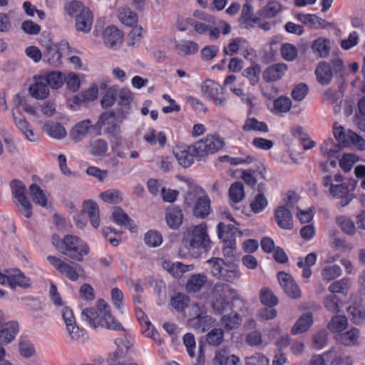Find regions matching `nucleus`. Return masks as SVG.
<instances>
[{
	"instance_id": "nucleus-1",
	"label": "nucleus",
	"mask_w": 365,
	"mask_h": 365,
	"mask_svg": "<svg viewBox=\"0 0 365 365\" xmlns=\"http://www.w3.org/2000/svg\"><path fill=\"white\" fill-rule=\"evenodd\" d=\"M81 318L95 329L101 327L115 331L124 330L122 324L111 314L110 307L103 299H99L96 307L83 309Z\"/></svg>"
},
{
	"instance_id": "nucleus-2",
	"label": "nucleus",
	"mask_w": 365,
	"mask_h": 365,
	"mask_svg": "<svg viewBox=\"0 0 365 365\" xmlns=\"http://www.w3.org/2000/svg\"><path fill=\"white\" fill-rule=\"evenodd\" d=\"M182 242L188 250L195 255L208 252L211 248V241L207 232L206 224L201 223L193 227L192 230L186 231Z\"/></svg>"
},
{
	"instance_id": "nucleus-3",
	"label": "nucleus",
	"mask_w": 365,
	"mask_h": 365,
	"mask_svg": "<svg viewBox=\"0 0 365 365\" xmlns=\"http://www.w3.org/2000/svg\"><path fill=\"white\" fill-rule=\"evenodd\" d=\"M207 262L210 264L212 276L216 279L229 283H234L242 275L239 267L236 264L227 263L222 258H211Z\"/></svg>"
},
{
	"instance_id": "nucleus-4",
	"label": "nucleus",
	"mask_w": 365,
	"mask_h": 365,
	"mask_svg": "<svg viewBox=\"0 0 365 365\" xmlns=\"http://www.w3.org/2000/svg\"><path fill=\"white\" fill-rule=\"evenodd\" d=\"M342 181L343 178L339 174L334 175L333 177L327 175L322 178V183L324 187L328 188V192L332 197L341 198L339 204L341 207H344L351 202L354 196L350 192L347 184Z\"/></svg>"
},
{
	"instance_id": "nucleus-5",
	"label": "nucleus",
	"mask_w": 365,
	"mask_h": 365,
	"mask_svg": "<svg viewBox=\"0 0 365 365\" xmlns=\"http://www.w3.org/2000/svg\"><path fill=\"white\" fill-rule=\"evenodd\" d=\"M64 244L62 254L78 262L83 261L84 256L90 252L87 243L73 235L64 236Z\"/></svg>"
},
{
	"instance_id": "nucleus-6",
	"label": "nucleus",
	"mask_w": 365,
	"mask_h": 365,
	"mask_svg": "<svg viewBox=\"0 0 365 365\" xmlns=\"http://www.w3.org/2000/svg\"><path fill=\"white\" fill-rule=\"evenodd\" d=\"M192 28L198 34H207L211 41L216 40L220 37V29L224 35L230 34L231 31V27L228 23L224 21L217 22L215 19L214 20V23H207L194 19Z\"/></svg>"
},
{
	"instance_id": "nucleus-7",
	"label": "nucleus",
	"mask_w": 365,
	"mask_h": 365,
	"mask_svg": "<svg viewBox=\"0 0 365 365\" xmlns=\"http://www.w3.org/2000/svg\"><path fill=\"white\" fill-rule=\"evenodd\" d=\"M225 143L222 138L217 135H210L194 143L193 150L197 151L199 158L213 154L222 148Z\"/></svg>"
},
{
	"instance_id": "nucleus-8",
	"label": "nucleus",
	"mask_w": 365,
	"mask_h": 365,
	"mask_svg": "<svg viewBox=\"0 0 365 365\" xmlns=\"http://www.w3.org/2000/svg\"><path fill=\"white\" fill-rule=\"evenodd\" d=\"M47 260L60 273L64 274L70 280L76 282L78 279V272L81 270V266L80 264L73 262L68 263L61 258L52 255H48Z\"/></svg>"
},
{
	"instance_id": "nucleus-9",
	"label": "nucleus",
	"mask_w": 365,
	"mask_h": 365,
	"mask_svg": "<svg viewBox=\"0 0 365 365\" xmlns=\"http://www.w3.org/2000/svg\"><path fill=\"white\" fill-rule=\"evenodd\" d=\"M13 197L18 201L22 207L21 212L26 218L32 216V205L26 195V187L25 185L19 180H14L10 183Z\"/></svg>"
},
{
	"instance_id": "nucleus-10",
	"label": "nucleus",
	"mask_w": 365,
	"mask_h": 365,
	"mask_svg": "<svg viewBox=\"0 0 365 365\" xmlns=\"http://www.w3.org/2000/svg\"><path fill=\"white\" fill-rule=\"evenodd\" d=\"M103 125H101L99 130L96 128V124L92 125L90 120H83L76 124L70 132L71 140L79 142L85 138L87 135H100Z\"/></svg>"
},
{
	"instance_id": "nucleus-11",
	"label": "nucleus",
	"mask_w": 365,
	"mask_h": 365,
	"mask_svg": "<svg viewBox=\"0 0 365 365\" xmlns=\"http://www.w3.org/2000/svg\"><path fill=\"white\" fill-rule=\"evenodd\" d=\"M278 282L284 293L292 299H298L301 297V290L293 277L284 272L277 274Z\"/></svg>"
},
{
	"instance_id": "nucleus-12",
	"label": "nucleus",
	"mask_w": 365,
	"mask_h": 365,
	"mask_svg": "<svg viewBox=\"0 0 365 365\" xmlns=\"http://www.w3.org/2000/svg\"><path fill=\"white\" fill-rule=\"evenodd\" d=\"M222 90L220 86L212 80L205 81L201 86V92L203 96L212 99L217 106H224L226 99L224 97H218Z\"/></svg>"
},
{
	"instance_id": "nucleus-13",
	"label": "nucleus",
	"mask_w": 365,
	"mask_h": 365,
	"mask_svg": "<svg viewBox=\"0 0 365 365\" xmlns=\"http://www.w3.org/2000/svg\"><path fill=\"white\" fill-rule=\"evenodd\" d=\"M68 43L61 41L59 43H51L46 46V53L44 54V60L53 66L61 64L62 51L67 49Z\"/></svg>"
},
{
	"instance_id": "nucleus-14",
	"label": "nucleus",
	"mask_w": 365,
	"mask_h": 365,
	"mask_svg": "<svg viewBox=\"0 0 365 365\" xmlns=\"http://www.w3.org/2000/svg\"><path fill=\"white\" fill-rule=\"evenodd\" d=\"M130 114L129 106H122L118 108L115 111L110 110L108 112H103L100 116L98 121L96 123V128L99 130L101 125H103L110 118H115V120L119 123H123Z\"/></svg>"
},
{
	"instance_id": "nucleus-15",
	"label": "nucleus",
	"mask_w": 365,
	"mask_h": 365,
	"mask_svg": "<svg viewBox=\"0 0 365 365\" xmlns=\"http://www.w3.org/2000/svg\"><path fill=\"white\" fill-rule=\"evenodd\" d=\"M194 144L190 146H181L174 151L175 156L179 164L185 168H189L194 162V158H199L197 151L193 150Z\"/></svg>"
},
{
	"instance_id": "nucleus-16",
	"label": "nucleus",
	"mask_w": 365,
	"mask_h": 365,
	"mask_svg": "<svg viewBox=\"0 0 365 365\" xmlns=\"http://www.w3.org/2000/svg\"><path fill=\"white\" fill-rule=\"evenodd\" d=\"M105 44L113 49L118 48L123 42V34L114 26H108L103 34Z\"/></svg>"
},
{
	"instance_id": "nucleus-17",
	"label": "nucleus",
	"mask_w": 365,
	"mask_h": 365,
	"mask_svg": "<svg viewBox=\"0 0 365 365\" xmlns=\"http://www.w3.org/2000/svg\"><path fill=\"white\" fill-rule=\"evenodd\" d=\"M34 83L29 87V93L36 99L43 100L49 96V87L43 76H34Z\"/></svg>"
},
{
	"instance_id": "nucleus-18",
	"label": "nucleus",
	"mask_w": 365,
	"mask_h": 365,
	"mask_svg": "<svg viewBox=\"0 0 365 365\" xmlns=\"http://www.w3.org/2000/svg\"><path fill=\"white\" fill-rule=\"evenodd\" d=\"M274 218L277 225L284 230H292L293 227L292 215L284 206L278 207L274 211Z\"/></svg>"
},
{
	"instance_id": "nucleus-19",
	"label": "nucleus",
	"mask_w": 365,
	"mask_h": 365,
	"mask_svg": "<svg viewBox=\"0 0 365 365\" xmlns=\"http://www.w3.org/2000/svg\"><path fill=\"white\" fill-rule=\"evenodd\" d=\"M19 331V326L16 321L6 322L0 329V342L4 344H9L15 339Z\"/></svg>"
},
{
	"instance_id": "nucleus-20",
	"label": "nucleus",
	"mask_w": 365,
	"mask_h": 365,
	"mask_svg": "<svg viewBox=\"0 0 365 365\" xmlns=\"http://www.w3.org/2000/svg\"><path fill=\"white\" fill-rule=\"evenodd\" d=\"M183 214L179 207L169 206L165 212V220L168 226L173 230L178 229L182 222Z\"/></svg>"
},
{
	"instance_id": "nucleus-21",
	"label": "nucleus",
	"mask_w": 365,
	"mask_h": 365,
	"mask_svg": "<svg viewBox=\"0 0 365 365\" xmlns=\"http://www.w3.org/2000/svg\"><path fill=\"white\" fill-rule=\"evenodd\" d=\"M331 47L330 39L319 37L311 45L313 53L319 58H326L329 55Z\"/></svg>"
},
{
	"instance_id": "nucleus-22",
	"label": "nucleus",
	"mask_w": 365,
	"mask_h": 365,
	"mask_svg": "<svg viewBox=\"0 0 365 365\" xmlns=\"http://www.w3.org/2000/svg\"><path fill=\"white\" fill-rule=\"evenodd\" d=\"M287 68V66L283 63L273 64L264 70L263 79L266 82L276 81L284 76Z\"/></svg>"
},
{
	"instance_id": "nucleus-23",
	"label": "nucleus",
	"mask_w": 365,
	"mask_h": 365,
	"mask_svg": "<svg viewBox=\"0 0 365 365\" xmlns=\"http://www.w3.org/2000/svg\"><path fill=\"white\" fill-rule=\"evenodd\" d=\"M315 74L318 82L322 85H328L331 83L333 71L331 65L327 62H320L315 69Z\"/></svg>"
},
{
	"instance_id": "nucleus-24",
	"label": "nucleus",
	"mask_w": 365,
	"mask_h": 365,
	"mask_svg": "<svg viewBox=\"0 0 365 365\" xmlns=\"http://www.w3.org/2000/svg\"><path fill=\"white\" fill-rule=\"evenodd\" d=\"M190 327L199 333L208 330L213 324L212 318L206 314L199 317H192L188 321Z\"/></svg>"
},
{
	"instance_id": "nucleus-25",
	"label": "nucleus",
	"mask_w": 365,
	"mask_h": 365,
	"mask_svg": "<svg viewBox=\"0 0 365 365\" xmlns=\"http://www.w3.org/2000/svg\"><path fill=\"white\" fill-rule=\"evenodd\" d=\"M92 24L93 14L90 9H85L76 18V28L78 31L88 33L91 30Z\"/></svg>"
},
{
	"instance_id": "nucleus-26",
	"label": "nucleus",
	"mask_w": 365,
	"mask_h": 365,
	"mask_svg": "<svg viewBox=\"0 0 365 365\" xmlns=\"http://www.w3.org/2000/svg\"><path fill=\"white\" fill-rule=\"evenodd\" d=\"M176 52L180 56H189L196 53L199 49L198 44L190 40H181L175 43Z\"/></svg>"
},
{
	"instance_id": "nucleus-27",
	"label": "nucleus",
	"mask_w": 365,
	"mask_h": 365,
	"mask_svg": "<svg viewBox=\"0 0 365 365\" xmlns=\"http://www.w3.org/2000/svg\"><path fill=\"white\" fill-rule=\"evenodd\" d=\"M359 330L356 328H351L346 331L339 334L337 339L344 346H352L359 344Z\"/></svg>"
},
{
	"instance_id": "nucleus-28",
	"label": "nucleus",
	"mask_w": 365,
	"mask_h": 365,
	"mask_svg": "<svg viewBox=\"0 0 365 365\" xmlns=\"http://www.w3.org/2000/svg\"><path fill=\"white\" fill-rule=\"evenodd\" d=\"M113 220L118 225L124 227L130 231L134 229L133 221L120 207H115L113 212Z\"/></svg>"
},
{
	"instance_id": "nucleus-29",
	"label": "nucleus",
	"mask_w": 365,
	"mask_h": 365,
	"mask_svg": "<svg viewBox=\"0 0 365 365\" xmlns=\"http://www.w3.org/2000/svg\"><path fill=\"white\" fill-rule=\"evenodd\" d=\"M13 118L15 123L16 126L18 128L19 130L24 135L25 138L31 141L34 142L36 140L37 138L34 134V131L30 128L29 123L28 121L21 117H16L15 113H13Z\"/></svg>"
},
{
	"instance_id": "nucleus-30",
	"label": "nucleus",
	"mask_w": 365,
	"mask_h": 365,
	"mask_svg": "<svg viewBox=\"0 0 365 365\" xmlns=\"http://www.w3.org/2000/svg\"><path fill=\"white\" fill-rule=\"evenodd\" d=\"M207 280L205 274H195L190 277L186 284L188 292H196L200 290Z\"/></svg>"
},
{
	"instance_id": "nucleus-31",
	"label": "nucleus",
	"mask_w": 365,
	"mask_h": 365,
	"mask_svg": "<svg viewBox=\"0 0 365 365\" xmlns=\"http://www.w3.org/2000/svg\"><path fill=\"white\" fill-rule=\"evenodd\" d=\"M43 130L53 138L61 139L66 135L64 127L60 123L56 122L51 121L45 123L43 127Z\"/></svg>"
},
{
	"instance_id": "nucleus-32",
	"label": "nucleus",
	"mask_w": 365,
	"mask_h": 365,
	"mask_svg": "<svg viewBox=\"0 0 365 365\" xmlns=\"http://www.w3.org/2000/svg\"><path fill=\"white\" fill-rule=\"evenodd\" d=\"M136 317L141 326L145 329L144 333L146 336L152 337L154 340L157 341L159 338V334L155 330L154 327L145 315L144 312L142 310L136 311Z\"/></svg>"
},
{
	"instance_id": "nucleus-33",
	"label": "nucleus",
	"mask_w": 365,
	"mask_h": 365,
	"mask_svg": "<svg viewBox=\"0 0 365 365\" xmlns=\"http://www.w3.org/2000/svg\"><path fill=\"white\" fill-rule=\"evenodd\" d=\"M10 287L15 289L16 287L27 288L30 287V279L19 269L10 272Z\"/></svg>"
},
{
	"instance_id": "nucleus-34",
	"label": "nucleus",
	"mask_w": 365,
	"mask_h": 365,
	"mask_svg": "<svg viewBox=\"0 0 365 365\" xmlns=\"http://www.w3.org/2000/svg\"><path fill=\"white\" fill-rule=\"evenodd\" d=\"M341 145L339 143L336 144L332 139H327L320 147L322 154L331 159V158H338V153L340 151Z\"/></svg>"
},
{
	"instance_id": "nucleus-35",
	"label": "nucleus",
	"mask_w": 365,
	"mask_h": 365,
	"mask_svg": "<svg viewBox=\"0 0 365 365\" xmlns=\"http://www.w3.org/2000/svg\"><path fill=\"white\" fill-rule=\"evenodd\" d=\"M210 209V200L207 196H202L197 199L193 213L197 217L204 218L208 215Z\"/></svg>"
},
{
	"instance_id": "nucleus-36",
	"label": "nucleus",
	"mask_w": 365,
	"mask_h": 365,
	"mask_svg": "<svg viewBox=\"0 0 365 365\" xmlns=\"http://www.w3.org/2000/svg\"><path fill=\"white\" fill-rule=\"evenodd\" d=\"M281 9L282 6L279 2L272 1L268 2L265 6L260 9L257 14L259 19H272L276 16Z\"/></svg>"
},
{
	"instance_id": "nucleus-37",
	"label": "nucleus",
	"mask_w": 365,
	"mask_h": 365,
	"mask_svg": "<svg viewBox=\"0 0 365 365\" xmlns=\"http://www.w3.org/2000/svg\"><path fill=\"white\" fill-rule=\"evenodd\" d=\"M313 323L312 315L309 313L304 314L296 322L292 329L294 334L305 332L311 327Z\"/></svg>"
},
{
	"instance_id": "nucleus-38",
	"label": "nucleus",
	"mask_w": 365,
	"mask_h": 365,
	"mask_svg": "<svg viewBox=\"0 0 365 365\" xmlns=\"http://www.w3.org/2000/svg\"><path fill=\"white\" fill-rule=\"evenodd\" d=\"M242 130L245 132L257 131L261 133H267L269 131V128L266 123L259 121L255 118H249L245 120V123L242 126Z\"/></svg>"
},
{
	"instance_id": "nucleus-39",
	"label": "nucleus",
	"mask_w": 365,
	"mask_h": 365,
	"mask_svg": "<svg viewBox=\"0 0 365 365\" xmlns=\"http://www.w3.org/2000/svg\"><path fill=\"white\" fill-rule=\"evenodd\" d=\"M144 140L150 145H155L157 143L161 148H163L166 144V136L163 132H157L154 129L148 130L144 135Z\"/></svg>"
},
{
	"instance_id": "nucleus-40",
	"label": "nucleus",
	"mask_w": 365,
	"mask_h": 365,
	"mask_svg": "<svg viewBox=\"0 0 365 365\" xmlns=\"http://www.w3.org/2000/svg\"><path fill=\"white\" fill-rule=\"evenodd\" d=\"M347 313L355 324H365V307L351 305L347 308Z\"/></svg>"
},
{
	"instance_id": "nucleus-41",
	"label": "nucleus",
	"mask_w": 365,
	"mask_h": 365,
	"mask_svg": "<svg viewBox=\"0 0 365 365\" xmlns=\"http://www.w3.org/2000/svg\"><path fill=\"white\" fill-rule=\"evenodd\" d=\"M216 365H238L240 359L235 355H229L225 350L216 352L215 356Z\"/></svg>"
},
{
	"instance_id": "nucleus-42",
	"label": "nucleus",
	"mask_w": 365,
	"mask_h": 365,
	"mask_svg": "<svg viewBox=\"0 0 365 365\" xmlns=\"http://www.w3.org/2000/svg\"><path fill=\"white\" fill-rule=\"evenodd\" d=\"M98 88L96 86H92L84 92H82L76 95L73 98V103L76 105H81L82 103L93 101L98 97Z\"/></svg>"
},
{
	"instance_id": "nucleus-43",
	"label": "nucleus",
	"mask_w": 365,
	"mask_h": 365,
	"mask_svg": "<svg viewBox=\"0 0 365 365\" xmlns=\"http://www.w3.org/2000/svg\"><path fill=\"white\" fill-rule=\"evenodd\" d=\"M247 43L246 39L237 37L230 40L227 46L223 48V53L227 56L236 54L239 50L243 49Z\"/></svg>"
},
{
	"instance_id": "nucleus-44",
	"label": "nucleus",
	"mask_w": 365,
	"mask_h": 365,
	"mask_svg": "<svg viewBox=\"0 0 365 365\" xmlns=\"http://www.w3.org/2000/svg\"><path fill=\"white\" fill-rule=\"evenodd\" d=\"M118 17L123 24L128 26H133L138 21V15L128 6L120 9Z\"/></svg>"
},
{
	"instance_id": "nucleus-45",
	"label": "nucleus",
	"mask_w": 365,
	"mask_h": 365,
	"mask_svg": "<svg viewBox=\"0 0 365 365\" xmlns=\"http://www.w3.org/2000/svg\"><path fill=\"white\" fill-rule=\"evenodd\" d=\"M260 73V66L255 63L243 71L242 76L249 80L252 86H255L259 81Z\"/></svg>"
},
{
	"instance_id": "nucleus-46",
	"label": "nucleus",
	"mask_w": 365,
	"mask_h": 365,
	"mask_svg": "<svg viewBox=\"0 0 365 365\" xmlns=\"http://www.w3.org/2000/svg\"><path fill=\"white\" fill-rule=\"evenodd\" d=\"M351 279L349 278H342L339 280L333 282L328 287V290L333 294L334 293L346 294L350 287Z\"/></svg>"
},
{
	"instance_id": "nucleus-47",
	"label": "nucleus",
	"mask_w": 365,
	"mask_h": 365,
	"mask_svg": "<svg viewBox=\"0 0 365 365\" xmlns=\"http://www.w3.org/2000/svg\"><path fill=\"white\" fill-rule=\"evenodd\" d=\"M348 325V320L345 316H334L328 324V329L332 332H341Z\"/></svg>"
},
{
	"instance_id": "nucleus-48",
	"label": "nucleus",
	"mask_w": 365,
	"mask_h": 365,
	"mask_svg": "<svg viewBox=\"0 0 365 365\" xmlns=\"http://www.w3.org/2000/svg\"><path fill=\"white\" fill-rule=\"evenodd\" d=\"M44 79L48 86L53 89H58L61 88L65 80V76L59 71H53L48 73L46 76H43Z\"/></svg>"
},
{
	"instance_id": "nucleus-49",
	"label": "nucleus",
	"mask_w": 365,
	"mask_h": 365,
	"mask_svg": "<svg viewBox=\"0 0 365 365\" xmlns=\"http://www.w3.org/2000/svg\"><path fill=\"white\" fill-rule=\"evenodd\" d=\"M85 9H89L84 6L83 4L79 1L72 0L65 4L64 10L66 14L71 17H77L78 14H81Z\"/></svg>"
},
{
	"instance_id": "nucleus-50",
	"label": "nucleus",
	"mask_w": 365,
	"mask_h": 365,
	"mask_svg": "<svg viewBox=\"0 0 365 365\" xmlns=\"http://www.w3.org/2000/svg\"><path fill=\"white\" fill-rule=\"evenodd\" d=\"M211 305L213 311L220 314L230 306V302L225 294L214 295Z\"/></svg>"
},
{
	"instance_id": "nucleus-51",
	"label": "nucleus",
	"mask_w": 365,
	"mask_h": 365,
	"mask_svg": "<svg viewBox=\"0 0 365 365\" xmlns=\"http://www.w3.org/2000/svg\"><path fill=\"white\" fill-rule=\"evenodd\" d=\"M229 195L232 202L238 203L245 198V190L241 182H235L229 189Z\"/></svg>"
},
{
	"instance_id": "nucleus-52",
	"label": "nucleus",
	"mask_w": 365,
	"mask_h": 365,
	"mask_svg": "<svg viewBox=\"0 0 365 365\" xmlns=\"http://www.w3.org/2000/svg\"><path fill=\"white\" fill-rule=\"evenodd\" d=\"M30 195L34 202L42 207H46L47 205V198L41 190V188L36 184H31L29 187Z\"/></svg>"
},
{
	"instance_id": "nucleus-53",
	"label": "nucleus",
	"mask_w": 365,
	"mask_h": 365,
	"mask_svg": "<svg viewBox=\"0 0 365 365\" xmlns=\"http://www.w3.org/2000/svg\"><path fill=\"white\" fill-rule=\"evenodd\" d=\"M66 330L71 337V339L79 343H84L87 339L86 331L78 327L76 323L66 327Z\"/></svg>"
},
{
	"instance_id": "nucleus-54",
	"label": "nucleus",
	"mask_w": 365,
	"mask_h": 365,
	"mask_svg": "<svg viewBox=\"0 0 365 365\" xmlns=\"http://www.w3.org/2000/svg\"><path fill=\"white\" fill-rule=\"evenodd\" d=\"M342 301L334 294L327 295L324 299V307L330 312L338 313L341 310Z\"/></svg>"
},
{
	"instance_id": "nucleus-55",
	"label": "nucleus",
	"mask_w": 365,
	"mask_h": 365,
	"mask_svg": "<svg viewBox=\"0 0 365 365\" xmlns=\"http://www.w3.org/2000/svg\"><path fill=\"white\" fill-rule=\"evenodd\" d=\"M193 269V265H185L180 262L167 264L168 271L175 278H180L182 274Z\"/></svg>"
},
{
	"instance_id": "nucleus-56",
	"label": "nucleus",
	"mask_w": 365,
	"mask_h": 365,
	"mask_svg": "<svg viewBox=\"0 0 365 365\" xmlns=\"http://www.w3.org/2000/svg\"><path fill=\"white\" fill-rule=\"evenodd\" d=\"M321 274L324 281L329 282L339 277L341 274V269L336 264L327 265L322 269Z\"/></svg>"
},
{
	"instance_id": "nucleus-57",
	"label": "nucleus",
	"mask_w": 365,
	"mask_h": 365,
	"mask_svg": "<svg viewBox=\"0 0 365 365\" xmlns=\"http://www.w3.org/2000/svg\"><path fill=\"white\" fill-rule=\"evenodd\" d=\"M253 9L250 4L246 3L243 5L241 19L250 26L254 27V25L259 22V17L252 16Z\"/></svg>"
},
{
	"instance_id": "nucleus-58",
	"label": "nucleus",
	"mask_w": 365,
	"mask_h": 365,
	"mask_svg": "<svg viewBox=\"0 0 365 365\" xmlns=\"http://www.w3.org/2000/svg\"><path fill=\"white\" fill-rule=\"evenodd\" d=\"M224 340V331L222 329H213L206 335V341L211 346H218Z\"/></svg>"
},
{
	"instance_id": "nucleus-59",
	"label": "nucleus",
	"mask_w": 365,
	"mask_h": 365,
	"mask_svg": "<svg viewBox=\"0 0 365 365\" xmlns=\"http://www.w3.org/2000/svg\"><path fill=\"white\" fill-rule=\"evenodd\" d=\"M240 315L236 312H231L224 315L221 319L222 324L227 329H233L240 324Z\"/></svg>"
},
{
	"instance_id": "nucleus-60",
	"label": "nucleus",
	"mask_w": 365,
	"mask_h": 365,
	"mask_svg": "<svg viewBox=\"0 0 365 365\" xmlns=\"http://www.w3.org/2000/svg\"><path fill=\"white\" fill-rule=\"evenodd\" d=\"M108 150V143L106 140L98 139L90 145V153L94 156H103Z\"/></svg>"
},
{
	"instance_id": "nucleus-61",
	"label": "nucleus",
	"mask_w": 365,
	"mask_h": 365,
	"mask_svg": "<svg viewBox=\"0 0 365 365\" xmlns=\"http://www.w3.org/2000/svg\"><path fill=\"white\" fill-rule=\"evenodd\" d=\"M281 55L287 61H293L298 56V51L295 46L286 43L281 46Z\"/></svg>"
},
{
	"instance_id": "nucleus-62",
	"label": "nucleus",
	"mask_w": 365,
	"mask_h": 365,
	"mask_svg": "<svg viewBox=\"0 0 365 365\" xmlns=\"http://www.w3.org/2000/svg\"><path fill=\"white\" fill-rule=\"evenodd\" d=\"M260 302L264 305L275 306L278 304L277 297L272 291L267 287H262L259 294Z\"/></svg>"
},
{
	"instance_id": "nucleus-63",
	"label": "nucleus",
	"mask_w": 365,
	"mask_h": 365,
	"mask_svg": "<svg viewBox=\"0 0 365 365\" xmlns=\"http://www.w3.org/2000/svg\"><path fill=\"white\" fill-rule=\"evenodd\" d=\"M144 241L148 246L156 247L162 244L163 237L160 232L150 230L145 235Z\"/></svg>"
},
{
	"instance_id": "nucleus-64",
	"label": "nucleus",
	"mask_w": 365,
	"mask_h": 365,
	"mask_svg": "<svg viewBox=\"0 0 365 365\" xmlns=\"http://www.w3.org/2000/svg\"><path fill=\"white\" fill-rule=\"evenodd\" d=\"M267 205L268 202L264 194L258 193L255 195L250 206L253 212L259 213L267 207Z\"/></svg>"
}]
</instances>
